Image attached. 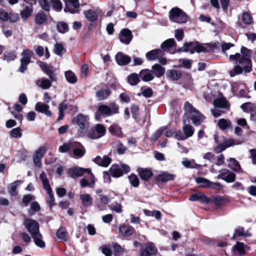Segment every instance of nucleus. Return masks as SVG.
I'll use <instances>...</instances> for the list:
<instances>
[{
	"instance_id": "a18cd8bd",
	"label": "nucleus",
	"mask_w": 256,
	"mask_h": 256,
	"mask_svg": "<svg viewBox=\"0 0 256 256\" xmlns=\"http://www.w3.org/2000/svg\"><path fill=\"white\" fill-rule=\"evenodd\" d=\"M127 80L128 82L132 86L136 85L140 82L139 77L138 74L136 73L130 74L127 78Z\"/></svg>"
},
{
	"instance_id": "e2e57ef3",
	"label": "nucleus",
	"mask_w": 256,
	"mask_h": 256,
	"mask_svg": "<svg viewBox=\"0 0 256 256\" xmlns=\"http://www.w3.org/2000/svg\"><path fill=\"white\" fill-rule=\"evenodd\" d=\"M164 131V128L162 127L158 130L151 136V139L152 140L156 141L158 140V138H160L162 134Z\"/></svg>"
},
{
	"instance_id": "4c0bfd02",
	"label": "nucleus",
	"mask_w": 256,
	"mask_h": 256,
	"mask_svg": "<svg viewBox=\"0 0 256 256\" xmlns=\"http://www.w3.org/2000/svg\"><path fill=\"white\" fill-rule=\"evenodd\" d=\"M182 164L186 168H197L198 166L196 164L194 160H189L186 158H183L182 162Z\"/></svg>"
},
{
	"instance_id": "774afa93",
	"label": "nucleus",
	"mask_w": 256,
	"mask_h": 256,
	"mask_svg": "<svg viewBox=\"0 0 256 256\" xmlns=\"http://www.w3.org/2000/svg\"><path fill=\"white\" fill-rule=\"evenodd\" d=\"M203 158L208 160L210 162H214L216 160L215 156L210 152L205 154L203 156Z\"/></svg>"
},
{
	"instance_id": "58836bf2",
	"label": "nucleus",
	"mask_w": 256,
	"mask_h": 256,
	"mask_svg": "<svg viewBox=\"0 0 256 256\" xmlns=\"http://www.w3.org/2000/svg\"><path fill=\"white\" fill-rule=\"evenodd\" d=\"M33 8L32 6H26L20 13V15L22 19H28L32 14Z\"/></svg>"
},
{
	"instance_id": "09e8293b",
	"label": "nucleus",
	"mask_w": 256,
	"mask_h": 256,
	"mask_svg": "<svg viewBox=\"0 0 256 256\" xmlns=\"http://www.w3.org/2000/svg\"><path fill=\"white\" fill-rule=\"evenodd\" d=\"M47 19V16L44 12L38 14L36 16L35 22L38 25L42 24L45 22Z\"/></svg>"
},
{
	"instance_id": "bb28decb",
	"label": "nucleus",
	"mask_w": 256,
	"mask_h": 256,
	"mask_svg": "<svg viewBox=\"0 0 256 256\" xmlns=\"http://www.w3.org/2000/svg\"><path fill=\"white\" fill-rule=\"evenodd\" d=\"M157 250L153 244L149 242L145 249L142 252L141 256H151V254H155Z\"/></svg>"
},
{
	"instance_id": "f8f14e48",
	"label": "nucleus",
	"mask_w": 256,
	"mask_h": 256,
	"mask_svg": "<svg viewBox=\"0 0 256 256\" xmlns=\"http://www.w3.org/2000/svg\"><path fill=\"white\" fill-rule=\"evenodd\" d=\"M218 178L222 179L227 182H232L235 180L236 174L228 169H222L219 171Z\"/></svg>"
},
{
	"instance_id": "aec40b11",
	"label": "nucleus",
	"mask_w": 256,
	"mask_h": 256,
	"mask_svg": "<svg viewBox=\"0 0 256 256\" xmlns=\"http://www.w3.org/2000/svg\"><path fill=\"white\" fill-rule=\"evenodd\" d=\"M233 249L234 254L242 256L249 250L250 248L242 242H237L234 246Z\"/></svg>"
},
{
	"instance_id": "79ce46f5",
	"label": "nucleus",
	"mask_w": 256,
	"mask_h": 256,
	"mask_svg": "<svg viewBox=\"0 0 256 256\" xmlns=\"http://www.w3.org/2000/svg\"><path fill=\"white\" fill-rule=\"evenodd\" d=\"M84 14L86 18L91 22L96 21L98 18L97 14L92 10H85L84 12Z\"/></svg>"
},
{
	"instance_id": "de8ad7c7",
	"label": "nucleus",
	"mask_w": 256,
	"mask_h": 256,
	"mask_svg": "<svg viewBox=\"0 0 256 256\" xmlns=\"http://www.w3.org/2000/svg\"><path fill=\"white\" fill-rule=\"evenodd\" d=\"M72 146L73 142H66L59 146L58 150L60 152L62 153L67 152H68L71 149H72Z\"/></svg>"
},
{
	"instance_id": "f257e3e1",
	"label": "nucleus",
	"mask_w": 256,
	"mask_h": 256,
	"mask_svg": "<svg viewBox=\"0 0 256 256\" xmlns=\"http://www.w3.org/2000/svg\"><path fill=\"white\" fill-rule=\"evenodd\" d=\"M240 52L231 54L229 56L230 62L234 65V67L230 71L232 77L240 74L242 72H250L252 70L251 51L244 46H242Z\"/></svg>"
},
{
	"instance_id": "6ab92c4d",
	"label": "nucleus",
	"mask_w": 256,
	"mask_h": 256,
	"mask_svg": "<svg viewBox=\"0 0 256 256\" xmlns=\"http://www.w3.org/2000/svg\"><path fill=\"white\" fill-rule=\"evenodd\" d=\"M164 54V50L160 49H155L146 52V56L148 60H154L163 56Z\"/></svg>"
},
{
	"instance_id": "3c124183",
	"label": "nucleus",
	"mask_w": 256,
	"mask_h": 256,
	"mask_svg": "<svg viewBox=\"0 0 256 256\" xmlns=\"http://www.w3.org/2000/svg\"><path fill=\"white\" fill-rule=\"evenodd\" d=\"M40 66L42 69L46 72V74L50 77L52 80H54V76L52 75V72L50 70V68L46 64L40 62Z\"/></svg>"
},
{
	"instance_id": "6e6d98bb",
	"label": "nucleus",
	"mask_w": 256,
	"mask_h": 256,
	"mask_svg": "<svg viewBox=\"0 0 256 256\" xmlns=\"http://www.w3.org/2000/svg\"><path fill=\"white\" fill-rule=\"evenodd\" d=\"M52 8L57 12H60L62 9V4L60 0H50Z\"/></svg>"
},
{
	"instance_id": "423d86ee",
	"label": "nucleus",
	"mask_w": 256,
	"mask_h": 256,
	"mask_svg": "<svg viewBox=\"0 0 256 256\" xmlns=\"http://www.w3.org/2000/svg\"><path fill=\"white\" fill-rule=\"evenodd\" d=\"M119 108L114 104H112L110 106L101 104L98 108L97 114L100 116H110L118 112Z\"/></svg>"
},
{
	"instance_id": "f3484780",
	"label": "nucleus",
	"mask_w": 256,
	"mask_h": 256,
	"mask_svg": "<svg viewBox=\"0 0 256 256\" xmlns=\"http://www.w3.org/2000/svg\"><path fill=\"white\" fill-rule=\"evenodd\" d=\"M66 4L64 12L74 14L77 12L76 8L80 6L78 0H64Z\"/></svg>"
},
{
	"instance_id": "1a4fd4ad",
	"label": "nucleus",
	"mask_w": 256,
	"mask_h": 256,
	"mask_svg": "<svg viewBox=\"0 0 256 256\" xmlns=\"http://www.w3.org/2000/svg\"><path fill=\"white\" fill-rule=\"evenodd\" d=\"M34 52L32 50L28 48H25L22 52L21 56H22L20 60V66L19 70L21 72H24L27 69L28 64L30 62V60Z\"/></svg>"
},
{
	"instance_id": "0e129e2a",
	"label": "nucleus",
	"mask_w": 256,
	"mask_h": 256,
	"mask_svg": "<svg viewBox=\"0 0 256 256\" xmlns=\"http://www.w3.org/2000/svg\"><path fill=\"white\" fill-rule=\"evenodd\" d=\"M242 20L244 24H250L252 22V18L248 13L245 12L242 14Z\"/></svg>"
},
{
	"instance_id": "20e7f679",
	"label": "nucleus",
	"mask_w": 256,
	"mask_h": 256,
	"mask_svg": "<svg viewBox=\"0 0 256 256\" xmlns=\"http://www.w3.org/2000/svg\"><path fill=\"white\" fill-rule=\"evenodd\" d=\"M208 44H200L198 42L185 43L184 46L178 49V52H200L207 50Z\"/></svg>"
},
{
	"instance_id": "72a5a7b5",
	"label": "nucleus",
	"mask_w": 256,
	"mask_h": 256,
	"mask_svg": "<svg viewBox=\"0 0 256 256\" xmlns=\"http://www.w3.org/2000/svg\"><path fill=\"white\" fill-rule=\"evenodd\" d=\"M152 68L153 73L158 78L163 76L166 71L165 68L158 64H154Z\"/></svg>"
},
{
	"instance_id": "052dcab7",
	"label": "nucleus",
	"mask_w": 256,
	"mask_h": 256,
	"mask_svg": "<svg viewBox=\"0 0 256 256\" xmlns=\"http://www.w3.org/2000/svg\"><path fill=\"white\" fill-rule=\"evenodd\" d=\"M212 202L217 206L224 204L226 202V200L224 198L216 196L212 197Z\"/></svg>"
},
{
	"instance_id": "8fccbe9b",
	"label": "nucleus",
	"mask_w": 256,
	"mask_h": 256,
	"mask_svg": "<svg viewBox=\"0 0 256 256\" xmlns=\"http://www.w3.org/2000/svg\"><path fill=\"white\" fill-rule=\"evenodd\" d=\"M109 131L113 135L118 136H122L121 128L117 125H112L109 128Z\"/></svg>"
},
{
	"instance_id": "c756f323",
	"label": "nucleus",
	"mask_w": 256,
	"mask_h": 256,
	"mask_svg": "<svg viewBox=\"0 0 256 256\" xmlns=\"http://www.w3.org/2000/svg\"><path fill=\"white\" fill-rule=\"evenodd\" d=\"M140 76L144 82L150 81L154 78L151 71L148 69L142 70L140 72Z\"/></svg>"
},
{
	"instance_id": "4d7b16f0",
	"label": "nucleus",
	"mask_w": 256,
	"mask_h": 256,
	"mask_svg": "<svg viewBox=\"0 0 256 256\" xmlns=\"http://www.w3.org/2000/svg\"><path fill=\"white\" fill-rule=\"evenodd\" d=\"M57 236L60 239L66 240L67 232L66 230L64 228H60L57 232Z\"/></svg>"
},
{
	"instance_id": "6e6552de",
	"label": "nucleus",
	"mask_w": 256,
	"mask_h": 256,
	"mask_svg": "<svg viewBox=\"0 0 256 256\" xmlns=\"http://www.w3.org/2000/svg\"><path fill=\"white\" fill-rule=\"evenodd\" d=\"M106 130L104 126L100 124L90 130L86 132L87 137L92 140H96L103 136L106 134Z\"/></svg>"
},
{
	"instance_id": "5fc2aeb1",
	"label": "nucleus",
	"mask_w": 256,
	"mask_h": 256,
	"mask_svg": "<svg viewBox=\"0 0 256 256\" xmlns=\"http://www.w3.org/2000/svg\"><path fill=\"white\" fill-rule=\"evenodd\" d=\"M16 58V54L14 52H6L4 54V60L10 62L14 60Z\"/></svg>"
},
{
	"instance_id": "9d476101",
	"label": "nucleus",
	"mask_w": 256,
	"mask_h": 256,
	"mask_svg": "<svg viewBox=\"0 0 256 256\" xmlns=\"http://www.w3.org/2000/svg\"><path fill=\"white\" fill-rule=\"evenodd\" d=\"M24 225L32 237L40 233L39 224L36 220L30 218H26L24 221Z\"/></svg>"
},
{
	"instance_id": "13d9d810",
	"label": "nucleus",
	"mask_w": 256,
	"mask_h": 256,
	"mask_svg": "<svg viewBox=\"0 0 256 256\" xmlns=\"http://www.w3.org/2000/svg\"><path fill=\"white\" fill-rule=\"evenodd\" d=\"M128 179L130 184L134 187H138L139 185V180L138 176L132 174L128 176Z\"/></svg>"
},
{
	"instance_id": "9b49d317",
	"label": "nucleus",
	"mask_w": 256,
	"mask_h": 256,
	"mask_svg": "<svg viewBox=\"0 0 256 256\" xmlns=\"http://www.w3.org/2000/svg\"><path fill=\"white\" fill-rule=\"evenodd\" d=\"M195 180L196 182L199 184L200 186V187L218 190L222 188V186L220 183L210 182L208 180L204 178H196Z\"/></svg>"
},
{
	"instance_id": "c9c22d12",
	"label": "nucleus",
	"mask_w": 256,
	"mask_h": 256,
	"mask_svg": "<svg viewBox=\"0 0 256 256\" xmlns=\"http://www.w3.org/2000/svg\"><path fill=\"white\" fill-rule=\"evenodd\" d=\"M36 84L42 89H48L50 88L52 85L50 81L45 78H41L37 80Z\"/></svg>"
},
{
	"instance_id": "bf43d9fd",
	"label": "nucleus",
	"mask_w": 256,
	"mask_h": 256,
	"mask_svg": "<svg viewBox=\"0 0 256 256\" xmlns=\"http://www.w3.org/2000/svg\"><path fill=\"white\" fill-rule=\"evenodd\" d=\"M10 134L12 137L14 138H20L22 136V130L20 128H14L10 132Z\"/></svg>"
},
{
	"instance_id": "393cba45",
	"label": "nucleus",
	"mask_w": 256,
	"mask_h": 256,
	"mask_svg": "<svg viewBox=\"0 0 256 256\" xmlns=\"http://www.w3.org/2000/svg\"><path fill=\"white\" fill-rule=\"evenodd\" d=\"M166 76L168 79L170 80L176 81L181 78L182 74L180 70H168L166 72Z\"/></svg>"
},
{
	"instance_id": "7ed1b4c3",
	"label": "nucleus",
	"mask_w": 256,
	"mask_h": 256,
	"mask_svg": "<svg viewBox=\"0 0 256 256\" xmlns=\"http://www.w3.org/2000/svg\"><path fill=\"white\" fill-rule=\"evenodd\" d=\"M72 122L78 126L76 134L78 137H82L86 134L90 126L88 116L78 114L72 120Z\"/></svg>"
},
{
	"instance_id": "680f3d73",
	"label": "nucleus",
	"mask_w": 256,
	"mask_h": 256,
	"mask_svg": "<svg viewBox=\"0 0 256 256\" xmlns=\"http://www.w3.org/2000/svg\"><path fill=\"white\" fill-rule=\"evenodd\" d=\"M64 50V47L62 44L60 43H56L54 45V52L58 55V56H62V52Z\"/></svg>"
},
{
	"instance_id": "49530a36",
	"label": "nucleus",
	"mask_w": 256,
	"mask_h": 256,
	"mask_svg": "<svg viewBox=\"0 0 256 256\" xmlns=\"http://www.w3.org/2000/svg\"><path fill=\"white\" fill-rule=\"evenodd\" d=\"M65 76L66 80L70 84H75L77 82V78L75 74L70 70L65 72Z\"/></svg>"
},
{
	"instance_id": "a878e982",
	"label": "nucleus",
	"mask_w": 256,
	"mask_h": 256,
	"mask_svg": "<svg viewBox=\"0 0 256 256\" xmlns=\"http://www.w3.org/2000/svg\"><path fill=\"white\" fill-rule=\"evenodd\" d=\"M176 177V175L169 174L168 172H163L157 176V180L162 182H166L170 180H172Z\"/></svg>"
},
{
	"instance_id": "ea45409f",
	"label": "nucleus",
	"mask_w": 256,
	"mask_h": 256,
	"mask_svg": "<svg viewBox=\"0 0 256 256\" xmlns=\"http://www.w3.org/2000/svg\"><path fill=\"white\" fill-rule=\"evenodd\" d=\"M22 183V180H16L8 186V192L12 196L17 194V187Z\"/></svg>"
},
{
	"instance_id": "412c9836",
	"label": "nucleus",
	"mask_w": 256,
	"mask_h": 256,
	"mask_svg": "<svg viewBox=\"0 0 256 256\" xmlns=\"http://www.w3.org/2000/svg\"><path fill=\"white\" fill-rule=\"evenodd\" d=\"M93 162L100 166L107 167L110 164L112 160L108 156L105 155L102 158L96 156Z\"/></svg>"
},
{
	"instance_id": "37998d69",
	"label": "nucleus",
	"mask_w": 256,
	"mask_h": 256,
	"mask_svg": "<svg viewBox=\"0 0 256 256\" xmlns=\"http://www.w3.org/2000/svg\"><path fill=\"white\" fill-rule=\"evenodd\" d=\"M176 44L174 38H170L164 42L161 45V48L165 51L168 52L169 49Z\"/></svg>"
},
{
	"instance_id": "2f4dec72",
	"label": "nucleus",
	"mask_w": 256,
	"mask_h": 256,
	"mask_svg": "<svg viewBox=\"0 0 256 256\" xmlns=\"http://www.w3.org/2000/svg\"><path fill=\"white\" fill-rule=\"evenodd\" d=\"M90 175V182H88V180L86 178L82 179L80 182V186L82 187L88 186L90 188H94L95 184V178L94 174L90 172V174H88Z\"/></svg>"
},
{
	"instance_id": "a211bd4d",
	"label": "nucleus",
	"mask_w": 256,
	"mask_h": 256,
	"mask_svg": "<svg viewBox=\"0 0 256 256\" xmlns=\"http://www.w3.org/2000/svg\"><path fill=\"white\" fill-rule=\"evenodd\" d=\"M115 60L118 64L121 66H126L131 61L130 57L122 52H118L116 54Z\"/></svg>"
},
{
	"instance_id": "4be33fe9",
	"label": "nucleus",
	"mask_w": 256,
	"mask_h": 256,
	"mask_svg": "<svg viewBox=\"0 0 256 256\" xmlns=\"http://www.w3.org/2000/svg\"><path fill=\"white\" fill-rule=\"evenodd\" d=\"M35 110L41 113L44 114L48 116H51L52 114L49 110V106L46 104L37 102L35 106Z\"/></svg>"
},
{
	"instance_id": "473e14b6",
	"label": "nucleus",
	"mask_w": 256,
	"mask_h": 256,
	"mask_svg": "<svg viewBox=\"0 0 256 256\" xmlns=\"http://www.w3.org/2000/svg\"><path fill=\"white\" fill-rule=\"evenodd\" d=\"M32 238L34 240V243L37 246L41 248H45L46 244L42 240V236L40 233H39Z\"/></svg>"
},
{
	"instance_id": "603ef678",
	"label": "nucleus",
	"mask_w": 256,
	"mask_h": 256,
	"mask_svg": "<svg viewBox=\"0 0 256 256\" xmlns=\"http://www.w3.org/2000/svg\"><path fill=\"white\" fill-rule=\"evenodd\" d=\"M192 64V60L188 59H180L178 67L183 66L186 68L189 69L191 68Z\"/></svg>"
},
{
	"instance_id": "c03bdc74",
	"label": "nucleus",
	"mask_w": 256,
	"mask_h": 256,
	"mask_svg": "<svg viewBox=\"0 0 256 256\" xmlns=\"http://www.w3.org/2000/svg\"><path fill=\"white\" fill-rule=\"evenodd\" d=\"M218 126L222 130H226L231 127L230 122L226 119L221 118L218 121Z\"/></svg>"
},
{
	"instance_id": "a19ab883",
	"label": "nucleus",
	"mask_w": 256,
	"mask_h": 256,
	"mask_svg": "<svg viewBox=\"0 0 256 256\" xmlns=\"http://www.w3.org/2000/svg\"><path fill=\"white\" fill-rule=\"evenodd\" d=\"M110 171L114 177L118 178L123 174V171L121 168L118 166H112Z\"/></svg>"
},
{
	"instance_id": "39448f33",
	"label": "nucleus",
	"mask_w": 256,
	"mask_h": 256,
	"mask_svg": "<svg viewBox=\"0 0 256 256\" xmlns=\"http://www.w3.org/2000/svg\"><path fill=\"white\" fill-rule=\"evenodd\" d=\"M40 178L42 183L44 189L46 191L48 196L46 198V202L50 208L54 204V197L52 193V190L49 184V181L46 174L42 172L40 176Z\"/></svg>"
},
{
	"instance_id": "f704fd0d",
	"label": "nucleus",
	"mask_w": 256,
	"mask_h": 256,
	"mask_svg": "<svg viewBox=\"0 0 256 256\" xmlns=\"http://www.w3.org/2000/svg\"><path fill=\"white\" fill-rule=\"evenodd\" d=\"M120 233L124 236H130L132 235L134 232V228L130 226L123 225L120 227Z\"/></svg>"
},
{
	"instance_id": "cd10ccee",
	"label": "nucleus",
	"mask_w": 256,
	"mask_h": 256,
	"mask_svg": "<svg viewBox=\"0 0 256 256\" xmlns=\"http://www.w3.org/2000/svg\"><path fill=\"white\" fill-rule=\"evenodd\" d=\"M138 172L140 178L144 180H148L152 176V172L150 170L144 168H138Z\"/></svg>"
},
{
	"instance_id": "4468645a",
	"label": "nucleus",
	"mask_w": 256,
	"mask_h": 256,
	"mask_svg": "<svg viewBox=\"0 0 256 256\" xmlns=\"http://www.w3.org/2000/svg\"><path fill=\"white\" fill-rule=\"evenodd\" d=\"M85 172L90 174V168H84L77 166L71 168L68 170L69 175L74 178L82 176Z\"/></svg>"
},
{
	"instance_id": "f03ea898",
	"label": "nucleus",
	"mask_w": 256,
	"mask_h": 256,
	"mask_svg": "<svg viewBox=\"0 0 256 256\" xmlns=\"http://www.w3.org/2000/svg\"><path fill=\"white\" fill-rule=\"evenodd\" d=\"M184 108L185 113L183 119V130L187 138L192 136L194 130L192 126L186 124L187 122H189L188 119L192 120L194 125L198 126L203 122L204 116L188 102H185Z\"/></svg>"
},
{
	"instance_id": "0eeeda50",
	"label": "nucleus",
	"mask_w": 256,
	"mask_h": 256,
	"mask_svg": "<svg viewBox=\"0 0 256 256\" xmlns=\"http://www.w3.org/2000/svg\"><path fill=\"white\" fill-rule=\"evenodd\" d=\"M170 20L174 22L182 24L187 21V16L181 10L176 8L170 12Z\"/></svg>"
},
{
	"instance_id": "c85d7f7f",
	"label": "nucleus",
	"mask_w": 256,
	"mask_h": 256,
	"mask_svg": "<svg viewBox=\"0 0 256 256\" xmlns=\"http://www.w3.org/2000/svg\"><path fill=\"white\" fill-rule=\"evenodd\" d=\"M228 166L234 171L240 172L242 169L239 162L234 158H230L228 160Z\"/></svg>"
},
{
	"instance_id": "dca6fc26",
	"label": "nucleus",
	"mask_w": 256,
	"mask_h": 256,
	"mask_svg": "<svg viewBox=\"0 0 256 256\" xmlns=\"http://www.w3.org/2000/svg\"><path fill=\"white\" fill-rule=\"evenodd\" d=\"M132 38V32L127 28L122 29L119 34V39L120 42L124 44L130 43Z\"/></svg>"
},
{
	"instance_id": "5701e85b",
	"label": "nucleus",
	"mask_w": 256,
	"mask_h": 256,
	"mask_svg": "<svg viewBox=\"0 0 256 256\" xmlns=\"http://www.w3.org/2000/svg\"><path fill=\"white\" fill-rule=\"evenodd\" d=\"M111 92V90L108 88H102L96 92V96L98 100H103L107 99Z\"/></svg>"
},
{
	"instance_id": "338daca9",
	"label": "nucleus",
	"mask_w": 256,
	"mask_h": 256,
	"mask_svg": "<svg viewBox=\"0 0 256 256\" xmlns=\"http://www.w3.org/2000/svg\"><path fill=\"white\" fill-rule=\"evenodd\" d=\"M110 208L112 210L115 211L117 213L122 212V206L120 204L114 202L110 205Z\"/></svg>"
},
{
	"instance_id": "e433bc0d",
	"label": "nucleus",
	"mask_w": 256,
	"mask_h": 256,
	"mask_svg": "<svg viewBox=\"0 0 256 256\" xmlns=\"http://www.w3.org/2000/svg\"><path fill=\"white\" fill-rule=\"evenodd\" d=\"M80 199L84 206L88 207L92 204V198L89 194H84L80 195Z\"/></svg>"
},
{
	"instance_id": "b1692460",
	"label": "nucleus",
	"mask_w": 256,
	"mask_h": 256,
	"mask_svg": "<svg viewBox=\"0 0 256 256\" xmlns=\"http://www.w3.org/2000/svg\"><path fill=\"white\" fill-rule=\"evenodd\" d=\"M190 201H199L202 203H209L210 200L208 198L202 193H196L192 195L189 198Z\"/></svg>"
},
{
	"instance_id": "7c9ffc66",
	"label": "nucleus",
	"mask_w": 256,
	"mask_h": 256,
	"mask_svg": "<svg viewBox=\"0 0 256 256\" xmlns=\"http://www.w3.org/2000/svg\"><path fill=\"white\" fill-rule=\"evenodd\" d=\"M214 105L215 107L218 108H225L226 109L229 108V104L226 99L224 97L214 100Z\"/></svg>"
},
{
	"instance_id": "2eb2a0df",
	"label": "nucleus",
	"mask_w": 256,
	"mask_h": 256,
	"mask_svg": "<svg viewBox=\"0 0 256 256\" xmlns=\"http://www.w3.org/2000/svg\"><path fill=\"white\" fill-rule=\"evenodd\" d=\"M46 151V148L44 146H40L34 152L33 155V160L34 164L36 166H40L41 164V160L43 158Z\"/></svg>"
},
{
	"instance_id": "69168bd1",
	"label": "nucleus",
	"mask_w": 256,
	"mask_h": 256,
	"mask_svg": "<svg viewBox=\"0 0 256 256\" xmlns=\"http://www.w3.org/2000/svg\"><path fill=\"white\" fill-rule=\"evenodd\" d=\"M244 229L242 227H238L234 230L232 239H234L236 236H244Z\"/></svg>"
},
{
	"instance_id": "ddd939ff",
	"label": "nucleus",
	"mask_w": 256,
	"mask_h": 256,
	"mask_svg": "<svg viewBox=\"0 0 256 256\" xmlns=\"http://www.w3.org/2000/svg\"><path fill=\"white\" fill-rule=\"evenodd\" d=\"M72 150L73 156L76 158L82 157L86 153L84 147L80 142H73Z\"/></svg>"
},
{
	"instance_id": "864d4df0",
	"label": "nucleus",
	"mask_w": 256,
	"mask_h": 256,
	"mask_svg": "<svg viewBox=\"0 0 256 256\" xmlns=\"http://www.w3.org/2000/svg\"><path fill=\"white\" fill-rule=\"evenodd\" d=\"M56 26L58 32L62 34L66 32L68 30V25L63 22H58Z\"/></svg>"
}]
</instances>
